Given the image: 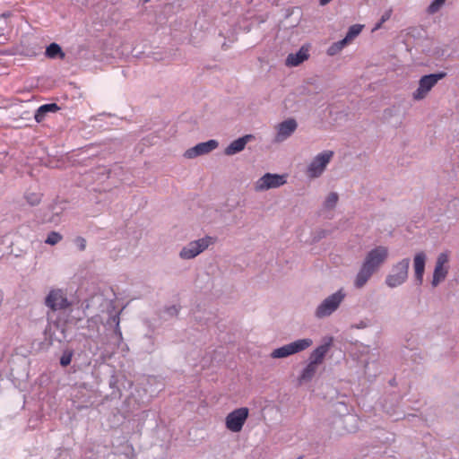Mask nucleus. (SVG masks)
Instances as JSON below:
<instances>
[{"instance_id": "nucleus-1", "label": "nucleus", "mask_w": 459, "mask_h": 459, "mask_svg": "<svg viewBox=\"0 0 459 459\" xmlns=\"http://www.w3.org/2000/svg\"><path fill=\"white\" fill-rule=\"evenodd\" d=\"M389 251L386 247L377 246L369 250L357 273L353 285L356 289L363 288L370 280L372 275L377 273L382 264L388 258Z\"/></svg>"}, {"instance_id": "nucleus-2", "label": "nucleus", "mask_w": 459, "mask_h": 459, "mask_svg": "<svg viewBox=\"0 0 459 459\" xmlns=\"http://www.w3.org/2000/svg\"><path fill=\"white\" fill-rule=\"evenodd\" d=\"M347 294L344 289L341 288L324 299L315 310V316L323 319L332 316L345 299Z\"/></svg>"}, {"instance_id": "nucleus-3", "label": "nucleus", "mask_w": 459, "mask_h": 459, "mask_svg": "<svg viewBox=\"0 0 459 459\" xmlns=\"http://www.w3.org/2000/svg\"><path fill=\"white\" fill-rule=\"evenodd\" d=\"M409 266V258H403L394 264L390 273L385 278V284L392 289L403 284L408 279Z\"/></svg>"}, {"instance_id": "nucleus-4", "label": "nucleus", "mask_w": 459, "mask_h": 459, "mask_svg": "<svg viewBox=\"0 0 459 459\" xmlns=\"http://www.w3.org/2000/svg\"><path fill=\"white\" fill-rule=\"evenodd\" d=\"M312 344L313 341L310 338L299 339L281 347L274 349L271 353V357L273 359L287 358L290 355L301 352L308 349Z\"/></svg>"}, {"instance_id": "nucleus-5", "label": "nucleus", "mask_w": 459, "mask_h": 459, "mask_svg": "<svg viewBox=\"0 0 459 459\" xmlns=\"http://www.w3.org/2000/svg\"><path fill=\"white\" fill-rule=\"evenodd\" d=\"M446 76V74L445 72H438L436 74H426L420 77L419 81V86L412 93L413 100L419 101L425 99L428 93L438 82V81L442 80Z\"/></svg>"}, {"instance_id": "nucleus-6", "label": "nucleus", "mask_w": 459, "mask_h": 459, "mask_svg": "<svg viewBox=\"0 0 459 459\" xmlns=\"http://www.w3.org/2000/svg\"><path fill=\"white\" fill-rule=\"evenodd\" d=\"M333 151H324L316 155L307 168V176L310 178H319L333 157Z\"/></svg>"}, {"instance_id": "nucleus-7", "label": "nucleus", "mask_w": 459, "mask_h": 459, "mask_svg": "<svg viewBox=\"0 0 459 459\" xmlns=\"http://www.w3.org/2000/svg\"><path fill=\"white\" fill-rule=\"evenodd\" d=\"M211 244H212V238L208 236L193 240L180 250L179 257L184 260L193 259L208 248Z\"/></svg>"}, {"instance_id": "nucleus-8", "label": "nucleus", "mask_w": 459, "mask_h": 459, "mask_svg": "<svg viewBox=\"0 0 459 459\" xmlns=\"http://www.w3.org/2000/svg\"><path fill=\"white\" fill-rule=\"evenodd\" d=\"M287 183L286 174L265 173L255 183L256 192H264L273 188H278Z\"/></svg>"}, {"instance_id": "nucleus-9", "label": "nucleus", "mask_w": 459, "mask_h": 459, "mask_svg": "<svg viewBox=\"0 0 459 459\" xmlns=\"http://www.w3.org/2000/svg\"><path fill=\"white\" fill-rule=\"evenodd\" d=\"M45 305L51 311H57L68 308L72 305V302L68 300L63 290L53 289L49 290L45 298Z\"/></svg>"}, {"instance_id": "nucleus-10", "label": "nucleus", "mask_w": 459, "mask_h": 459, "mask_svg": "<svg viewBox=\"0 0 459 459\" xmlns=\"http://www.w3.org/2000/svg\"><path fill=\"white\" fill-rule=\"evenodd\" d=\"M249 410L247 407H241L230 412L225 419L226 428L232 432H239L247 419Z\"/></svg>"}, {"instance_id": "nucleus-11", "label": "nucleus", "mask_w": 459, "mask_h": 459, "mask_svg": "<svg viewBox=\"0 0 459 459\" xmlns=\"http://www.w3.org/2000/svg\"><path fill=\"white\" fill-rule=\"evenodd\" d=\"M448 261L449 256L446 252L440 253L436 261V265L433 272V278L431 284L433 287H437L441 281H443L448 273Z\"/></svg>"}, {"instance_id": "nucleus-12", "label": "nucleus", "mask_w": 459, "mask_h": 459, "mask_svg": "<svg viewBox=\"0 0 459 459\" xmlns=\"http://www.w3.org/2000/svg\"><path fill=\"white\" fill-rule=\"evenodd\" d=\"M333 338L327 336L323 339V343L317 346L309 355L308 362L318 366L323 361L333 345Z\"/></svg>"}, {"instance_id": "nucleus-13", "label": "nucleus", "mask_w": 459, "mask_h": 459, "mask_svg": "<svg viewBox=\"0 0 459 459\" xmlns=\"http://www.w3.org/2000/svg\"><path fill=\"white\" fill-rule=\"evenodd\" d=\"M219 143L216 140H209L207 142L197 143L195 146L189 148L184 153L186 159H194L200 155L211 152L218 147Z\"/></svg>"}, {"instance_id": "nucleus-14", "label": "nucleus", "mask_w": 459, "mask_h": 459, "mask_svg": "<svg viewBox=\"0 0 459 459\" xmlns=\"http://www.w3.org/2000/svg\"><path fill=\"white\" fill-rule=\"evenodd\" d=\"M102 323V319L100 316L95 315L91 318L87 319L85 322V325L81 326L82 332V334L86 339H95L100 335V325Z\"/></svg>"}, {"instance_id": "nucleus-15", "label": "nucleus", "mask_w": 459, "mask_h": 459, "mask_svg": "<svg viewBox=\"0 0 459 459\" xmlns=\"http://www.w3.org/2000/svg\"><path fill=\"white\" fill-rule=\"evenodd\" d=\"M298 124L295 119L289 118L277 126V133L274 138L275 143H281L288 139L297 129Z\"/></svg>"}, {"instance_id": "nucleus-16", "label": "nucleus", "mask_w": 459, "mask_h": 459, "mask_svg": "<svg viewBox=\"0 0 459 459\" xmlns=\"http://www.w3.org/2000/svg\"><path fill=\"white\" fill-rule=\"evenodd\" d=\"M427 255L424 252H418L413 258V268L415 273V278L419 285L422 284L423 275L425 272Z\"/></svg>"}, {"instance_id": "nucleus-17", "label": "nucleus", "mask_w": 459, "mask_h": 459, "mask_svg": "<svg viewBox=\"0 0 459 459\" xmlns=\"http://www.w3.org/2000/svg\"><path fill=\"white\" fill-rule=\"evenodd\" d=\"M107 327H113L111 338L115 342V345L118 346L123 341V335L120 329V317L119 313H115L109 316L106 323Z\"/></svg>"}, {"instance_id": "nucleus-18", "label": "nucleus", "mask_w": 459, "mask_h": 459, "mask_svg": "<svg viewBox=\"0 0 459 459\" xmlns=\"http://www.w3.org/2000/svg\"><path fill=\"white\" fill-rule=\"evenodd\" d=\"M253 138L254 135L246 134L238 138L237 140H234L225 148L224 153L228 156H231L242 152L245 149L247 143Z\"/></svg>"}, {"instance_id": "nucleus-19", "label": "nucleus", "mask_w": 459, "mask_h": 459, "mask_svg": "<svg viewBox=\"0 0 459 459\" xmlns=\"http://www.w3.org/2000/svg\"><path fill=\"white\" fill-rule=\"evenodd\" d=\"M308 56V48L306 47H301L298 52L288 55L286 58V65L288 66H298L305 60H307Z\"/></svg>"}, {"instance_id": "nucleus-20", "label": "nucleus", "mask_w": 459, "mask_h": 459, "mask_svg": "<svg viewBox=\"0 0 459 459\" xmlns=\"http://www.w3.org/2000/svg\"><path fill=\"white\" fill-rule=\"evenodd\" d=\"M60 108L56 103H48L41 105L35 112L34 118L38 123L42 122L47 114L48 113H56L58 111Z\"/></svg>"}, {"instance_id": "nucleus-21", "label": "nucleus", "mask_w": 459, "mask_h": 459, "mask_svg": "<svg viewBox=\"0 0 459 459\" xmlns=\"http://www.w3.org/2000/svg\"><path fill=\"white\" fill-rule=\"evenodd\" d=\"M317 369V366L308 362L307 365L303 368L299 377V384L310 381L315 376Z\"/></svg>"}, {"instance_id": "nucleus-22", "label": "nucleus", "mask_w": 459, "mask_h": 459, "mask_svg": "<svg viewBox=\"0 0 459 459\" xmlns=\"http://www.w3.org/2000/svg\"><path fill=\"white\" fill-rule=\"evenodd\" d=\"M46 56L49 58H64L65 54L62 51L61 47L57 43H51L47 47Z\"/></svg>"}, {"instance_id": "nucleus-23", "label": "nucleus", "mask_w": 459, "mask_h": 459, "mask_svg": "<svg viewBox=\"0 0 459 459\" xmlns=\"http://www.w3.org/2000/svg\"><path fill=\"white\" fill-rule=\"evenodd\" d=\"M349 42L343 38L341 40H338L333 43L326 50L328 56H333L340 53Z\"/></svg>"}, {"instance_id": "nucleus-24", "label": "nucleus", "mask_w": 459, "mask_h": 459, "mask_svg": "<svg viewBox=\"0 0 459 459\" xmlns=\"http://www.w3.org/2000/svg\"><path fill=\"white\" fill-rule=\"evenodd\" d=\"M362 28H363V26L360 24L351 25L349 28L348 32H347L346 36L344 37V39L350 43L353 39H355L357 36L359 35V33L362 30Z\"/></svg>"}, {"instance_id": "nucleus-25", "label": "nucleus", "mask_w": 459, "mask_h": 459, "mask_svg": "<svg viewBox=\"0 0 459 459\" xmlns=\"http://www.w3.org/2000/svg\"><path fill=\"white\" fill-rule=\"evenodd\" d=\"M24 197L29 204L31 206L38 205L41 201V194L34 192H27Z\"/></svg>"}, {"instance_id": "nucleus-26", "label": "nucleus", "mask_w": 459, "mask_h": 459, "mask_svg": "<svg viewBox=\"0 0 459 459\" xmlns=\"http://www.w3.org/2000/svg\"><path fill=\"white\" fill-rule=\"evenodd\" d=\"M62 239V235L56 231H51L48 234V237L45 240L46 244L50 246L56 245Z\"/></svg>"}, {"instance_id": "nucleus-27", "label": "nucleus", "mask_w": 459, "mask_h": 459, "mask_svg": "<svg viewBox=\"0 0 459 459\" xmlns=\"http://www.w3.org/2000/svg\"><path fill=\"white\" fill-rule=\"evenodd\" d=\"M338 202V195L334 192L330 193L327 197L325 198V201L324 203V205L326 209H333Z\"/></svg>"}, {"instance_id": "nucleus-28", "label": "nucleus", "mask_w": 459, "mask_h": 459, "mask_svg": "<svg viewBox=\"0 0 459 459\" xmlns=\"http://www.w3.org/2000/svg\"><path fill=\"white\" fill-rule=\"evenodd\" d=\"M446 0H434L428 7L427 11L429 14H434L439 11L444 5Z\"/></svg>"}, {"instance_id": "nucleus-29", "label": "nucleus", "mask_w": 459, "mask_h": 459, "mask_svg": "<svg viewBox=\"0 0 459 459\" xmlns=\"http://www.w3.org/2000/svg\"><path fill=\"white\" fill-rule=\"evenodd\" d=\"M73 352L65 351L60 358V364L63 367L68 366L72 361Z\"/></svg>"}, {"instance_id": "nucleus-30", "label": "nucleus", "mask_w": 459, "mask_h": 459, "mask_svg": "<svg viewBox=\"0 0 459 459\" xmlns=\"http://www.w3.org/2000/svg\"><path fill=\"white\" fill-rule=\"evenodd\" d=\"M178 311H179V308L173 305V306H170L169 307L166 308L165 312L169 315V316H177L178 314Z\"/></svg>"}, {"instance_id": "nucleus-31", "label": "nucleus", "mask_w": 459, "mask_h": 459, "mask_svg": "<svg viewBox=\"0 0 459 459\" xmlns=\"http://www.w3.org/2000/svg\"><path fill=\"white\" fill-rule=\"evenodd\" d=\"M75 242L77 243L80 250H84L85 249V247H86V240L82 238V237H78L76 239H75Z\"/></svg>"}, {"instance_id": "nucleus-32", "label": "nucleus", "mask_w": 459, "mask_h": 459, "mask_svg": "<svg viewBox=\"0 0 459 459\" xmlns=\"http://www.w3.org/2000/svg\"><path fill=\"white\" fill-rule=\"evenodd\" d=\"M101 301H104L103 296L100 294H95L91 299V303H100Z\"/></svg>"}, {"instance_id": "nucleus-33", "label": "nucleus", "mask_w": 459, "mask_h": 459, "mask_svg": "<svg viewBox=\"0 0 459 459\" xmlns=\"http://www.w3.org/2000/svg\"><path fill=\"white\" fill-rule=\"evenodd\" d=\"M368 326V324L366 322V321H360L357 325L356 327L358 329H363V328H366Z\"/></svg>"}, {"instance_id": "nucleus-34", "label": "nucleus", "mask_w": 459, "mask_h": 459, "mask_svg": "<svg viewBox=\"0 0 459 459\" xmlns=\"http://www.w3.org/2000/svg\"><path fill=\"white\" fill-rule=\"evenodd\" d=\"M388 19H389V14H388V13H386V14H385V15H383V16H382L380 22H382V23H383V22H385L386 20H388Z\"/></svg>"}, {"instance_id": "nucleus-35", "label": "nucleus", "mask_w": 459, "mask_h": 459, "mask_svg": "<svg viewBox=\"0 0 459 459\" xmlns=\"http://www.w3.org/2000/svg\"><path fill=\"white\" fill-rule=\"evenodd\" d=\"M105 307H106L107 308H109L110 307H112V303H111V301H109V300H105Z\"/></svg>"}, {"instance_id": "nucleus-36", "label": "nucleus", "mask_w": 459, "mask_h": 459, "mask_svg": "<svg viewBox=\"0 0 459 459\" xmlns=\"http://www.w3.org/2000/svg\"><path fill=\"white\" fill-rule=\"evenodd\" d=\"M381 24H382V22H380L378 23H377L374 30L379 29L381 27Z\"/></svg>"}, {"instance_id": "nucleus-37", "label": "nucleus", "mask_w": 459, "mask_h": 459, "mask_svg": "<svg viewBox=\"0 0 459 459\" xmlns=\"http://www.w3.org/2000/svg\"><path fill=\"white\" fill-rule=\"evenodd\" d=\"M348 419L355 420V418L353 416H349Z\"/></svg>"}, {"instance_id": "nucleus-38", "label": "nucleus", "mask_w": 459, "mask_h": 459, "mask_svg": "<svg viewBox=\"0 0 459 459\" xmlns=\"http://www.w3.org/2000/svg\"><path fill=\"white\" fill-rule=\"evenodd\" d=\"M384 408H385V410L386 411L387 413H390L389 410H387L385 405H384Z\"/></svg>"}, {"instance_id": "nucleus-39", "label": "nucleus", "mask_w": 459, "mask_h": 459, "mask_svg": "<svg viewBox=\"0 0 459 459\" xmlns=\"http://www.w3.org/2000/svg\"><path fill=\"white\" fill-rule=\"evenodd\" d=\"M90 307H91V305H90V304H87V305H86V308H89Z\"/></svg>"}, {"instance_id": "nucleus-40", "label": "nucleus", "mask_w": 459, "mask_h": 459, "mask_svg": "<svg viewBox=\"0 0 459 459\" xmlns=\"http://www.w3.org/2000/svg\"><path fill=\"white\" fill-rule=\"evenodd\" d=\"M297 459H302V457H301V456H299V458H297Z\"/></svg>"}]
</instances>
